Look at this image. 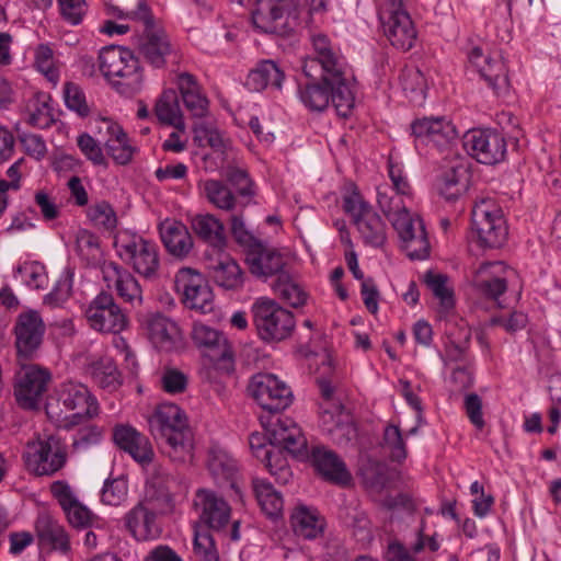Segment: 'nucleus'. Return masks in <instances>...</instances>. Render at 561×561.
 Here are the masks:
<instances>
[{
	"label": "nucleus",
	"instance_id": "nucleus-1",
	"mask_svg": "<svg viewBox=\"0 0 561 561\" xmlns=\"http://www.w3.org/2000/svg\"><path fill=\"white\" fill-rule=\"evenodd\" d=\"M313 56L302 62V71L310 79L320 78L330 87V101L341 117H348L355 105V96L346 78V60L339 47L323 33L310 36Z\"/></svg>",
	"mask_w": 561,
	"mask_h": 561
},
{
	"label": "nucleus",
	"instance_id": "nucleus-2",
	"mask_svg": "<svg viewBox=\"0 0 561 561\" xmlns=\"http://www.w3.org/2000/svg\"><path fill=\"white\" fill-rule=\"evenodd\" d=\"M45 412L55 426L71 430L96 417L100 404L85 385L69 380L59 385L56 398L48 399Z\"/></svg>",
	"mask_w": 561,
	"mask_h": 561
},
{
	"label": "nucleus",
	"instance_id": "nucleus-3",
	"mask_svg": "<svg viewBox=\"0 0 561 561\" xmlns=\"http://www.w3.org/2000/svg\"><path fill=\"white\" fill-rule=\"evenodd\" d=\"M150 427L152 434L164 444V453L173 461L192 459V433L180 407L174 403L158 405L150 420Z\"/></svg>",
	"mask_w": 561,
	"mask_h": 561
},
{
	"label": "nucleus",
	"instance_id": "nucleus-4",
	"mask_svg": "<svg viewBox=\"0 0 561 561\" xmlns=\"http://www.w3.org/2000/svg\"><path fill=\"white\" fill-rule=\"evenodd\" d=\"M114 248L118 257L144 279L159 278L160 250L153 240L131 230H121L114 238Z\"/></svg>",
	"mask_w": 561,
	"mask_h": 561
},
{
	"label": "nucleus",
	"instance_id": "nucleus-5",
	"mask_svg": "<svg viewBox=\"0 0 561 561\" xmlns=\"http://www.w3.org/2000/svg\"><path fill=\"white\" fill-rule=\"evenodd\" d=\"M99 68L102 75L121 93L134 94L142 83V70L138 58L125 47L111 45L99 54Z\"/></svg>",
	"mask_w": 561,
	"mask_h": 561
},
{
	"label": "nucleus",
	"instance_id": "nucleus-6",
	"mask_svg": "<svg viewBox=\"0 0 561 561\" xmlns=\"http://www.w3.org/2000/svg\"><path fill=\"white\" fill-rule=\"evenodd\" d=\"M342 208L356 227L364 243L380 248L387 240V226L373 206L364 198L355 185L345 188Z\"/></svg>",
	"mask_w": 561,
	"mask_h": 561
},
{
	"label": "nucleus",
	"instance_id": "nucleus-7",
	"mask_svg": "<svg viewBox=\"0 0 561 561\" xmlns=\"http://www.w3.org/2000/svg\"><path fill=\"white\" fill-rule=\"evenodd\" d=\"M22 458L28 472L37 477H51L66 466L68 453L60 438L45 435L28 442Z\"/></svg>",
	"mask_w": 561,
	"mask_h": 561
},
{
	"label": "nucleus",
	"instance_id": "nucleus-8",
	"mask_svg": "<svg viewBox=\"0 0 561 561\" xmlns=\"http://www.w3.org/2000/svg\"><path fill=\"white\" fill-rule=\"evenodd\" d=\"M251 311L257 334L265 342L284 341L295 329L294 314L272 298H256Z\"/></svg>",
	"mask_w": 561,
	"mask_h": 561
},
{
	"label": "nucleus",
	"instance_id": "nucleus-9",
	"mask_svg": "<svg viewBox=\"0 0 561 561\" xmlns=\"http://www.w3.org/2000/svg\"><path fill=\"white\" fill-rule=\"evenodd\" d=\"M472 228L484 248H499L507 239L508 229L503 210L493 198L477 201L471 211Z\"/></svg>",
	"mask_w": 561,
	"mask_h": 561
},
{
	"label": "nucleus",
	"instance_id": "nucleus-10",
	"mask_svg": "<svg viewBox=\"0 0 561 561\" xmlns=\"http://www.w3.org/2000/svg\"><path fill=\"white\" fill-rule=\"evenodd\" d=\"M378 16L383 34L393 47L407 51L414 46L417 32L410 14L402 8V0H382Z\"/></svg>",
	"mask_w": 561,
	"mask_h": 561
},
{
	"label": "nucleus",
	"instance_id": "nucleus-11",
	"mask_svg": "<svg viewBox=\"0 0 561 561\" xmlns=\"http://www.w3.org/2000/svg\"><path fill=\"white\" fill-rule=\"evenodd\" d=\"M463 148L479 163L493 165L504 160L507 144L495 129L474 128L463 135Z\"/></svg>",
	"mask_w": 561,
	"mask_h": 561
},
{
	"label": "nucleus",
	"instance_id": "nucleus-12",
	"mask_svg": "<svg viewBox=\"0 0 561 561\" xmlns=\"http://www.w3.org/2000/svg\"><path fill=\"white\" fill-rule=\"evenodd\" d=\"M249 391L257 404L271 413L285 410L293 401L290 388L274 374L254 375L250 381Z\"/></svg>",
	"mask_w": 561,
	"mask_h": 561
},
{
	"label": "nucleus",
	"instance_id": "nucleus-13",
	"mask_svg": "<svg viewBox=\"0 0 561 561\" xmlns=\"http://www.w3.org/2000/svg\"><path fill=\"white\" fill-rule=\"evenodd\" d=\"M91 329L101 333H119L127 325V317L112 294L101 291L85 310Z\"/></svg>",
	"mask_w": 561,
	"mask_h": 561
},
{
	"label": "nucleus",
	"instance_id": "nucleus-14",
	"mask_svg": "<svg viewBox=\"0 0 561 561\" xmlns=\"http://www.w3.org/2000/svg\"><path fill=\"white\" fill-rule=\"evenodd\" d=\"M174 286L182 295L183 304L190 308L207 313L213 310L214 295L203 275L191 267L179 270L175 275Z\"/></svg>",
	"mask_w": 561,
	"mask_h": 561
},
{
	"label": "nucleus",
	"instance_id": "nucleus-15",
	"mask_svg": "<svg viewBox=\"0 0 561 561\" xmlns=\"http://www.w3.org/2000/svg\"><path fill=\"white\" fill-rule=\"evenodd\" d=\"M51 375L35 365L24 366L16 375L14 396L24 410H37L47 391Z\"/></svg>",
	"mask_w": 561,
	"mask_h": 561
},
{
	"label": "nucleus",
	"instance_id": "nucleus-16",
	"mask_svg": "<svg viewBox=\"0 0 561 561\" xmlns=\"http://www.w3.org/2000/svg\"><path fill=\"white\" fill-rule=\"evenodd\" d=\"M193 345L213 364L232 362L233 353L226 334L202 321H194L190 333Z\"/></svg>",
	"mask_w": 561,
	"mask_h": 561
},
{
	"label": "nucleus",
	"instance_id": "nucleus-17",
	"mask_svg": "<svg viewBox=\"0 0 561 561\" xmlns=\"http://www.w3.org/2000/svg\"><path fill=\"white\" fill-rule=\"evenodd\" d=\"M403 250L412 260H424L430 255V242L423 220L409 210L399 217H391Z\"/></svg>",
	"mask_w": 561,
	"mask_h": 561
},
{
	"label": "nucleus",
	"instance_id": "nucleus-18",
	"mask_svg": "<svg viewBox=\"0 0 561 561\" xmlns=\"http://www.w3.org/2000/svg\"><path fill=\"white\" fill-rule=\"evenodd\" d=\"M415 147L432 146L438 150L450 147L458 138L455 125L445 117H424L411 125Z\"/></svg>",
	"mask_w": 561,
	"mask_h": 561
},
{
	"label": "nucleus",
	"instance_id": "nucleus-19",
	"mask_svg": "<svg viewBox=\"0 0 561 561\" xmlns=\"http://www.w3.org/2000/svg\"><path fill=\"white\" fill-rule=\"evenodd\" d=\"M468 59L496 95L507 93L510 87L507 69L500 54L484 53L481 47H473L468 54Z\"/></svg>",
	"mask_w": 561,
	"mask_h": 561
},
{
	"label": "nucleus",
	"instance_id": "nucleus-20",
	"mask_svg": "<svg viewBox=\"0 0 561 561\" xmlns=\"http://www.w3.org/2000/svg\"><path fill=\"white\" fill-rule=\"evenodd\" d=\"M102 279L108 289H114L126 304L140 306L144 291L136 276L114 261H103L101 264Z\"/></svg>",
	"mask_w": 561,
	"mask_h": 561
},
{
	"label": "nucleus",
	"instance_id": "nucleus-21",
	"mask_svg": "<svg viewBox=\"0 0 561 561\" xmlns=\"http://www.w3.org/2000/svg\"><path fill=\"white\" fill-rule=\"evenodd\" d=\"M193 508L201 523L214 530L226 527L231 517L229 503L210 489H198L193 499Z\"/></svg>",
	"mask_w": 561,
	"mask_h": 561
},
{
	"label": "nucleus",
	"instance_id": "nucleus-22",
	"mask_svg": "<svg viewBox=\"0 0 561 561\" xmlns=\"http://www.w3.org/2000/svg\"><path fill=\"white\" fill-rule=\"evenodd\" d=\"M137 53L149 66L162 69L168 60L175 56V47L163 27L142 31L138 36Z\"/></svg>",
	"mask_w": 561,
	"mask_h": 561
},
{
	"label": "nucleus",
	"instance_id": "nucleus-23",
	"mask_svg": "<svg viewBox=\"0 0 561 561\" xmlns=\"http://www.w3.org/2000/svg\"><path fill=\"white\" fill-rule=\"evenodd\" d=\"M513 270L501 261L481 264L472 277L477 291L486 299L500 304V297L507 290V280Z\"/></svg>",
	"mask_w": 561,
	"mask_h": 561
},
{
	"label": "nucleus",
	"instance_id": "nucleus-24",
	"mask_svg": "<svg viewBox=\"0 0 561 561\" xmlns=\"http://www.w3.org/2000/svg\"><path fill=\"white\" fill-rule=\"evenodd\" d=\"M50 493L58 502L67 520L75 528H88L93 525L95 515L83 505L70 484L65 480H57L50 484Z\"/></svg>",
	"mask_w": 561,
	"mask_h": 561
},
{
	"label": "nucleus",
	"instance_id": "nucleus-25",
	"mask_svg": "<svg viewBox=\"0 0 561 561\" xmlns=\"http://www.w3.org/2000/svg\"><path fill=\"white\" fill-rule=\"evenodd\" d=\"M186 493L187 485L181 478L165 474L152 482L150 501L160 514H171L183 502Z\"/></svg>",
	"mask_w": 561,
	"mask_h": 561
},
{
	"label": "nucleus",
	"instance_id": "nucleus-26",
	"mask_svg": "<svg viewBox=\"0 0 561 561\" xmlns=\"http://www.w3.org/2000/svg\"><path fill=\"white\" fill-rule=\"evenodd\" d=\"M45 333V324L36 310H27L19 314L14 325L18 353L30 356L38 348Z\"/></svg>",
	"mask_w": 561,
	"mask_h": 561
},
{
	"label": "nucleus",
	"instance_id": "nucleus-27",
	"mask_svg": "<svg viewBox=\"0 0 561 561\" xmlns=\"http://www.w3.org/2000/svg\"><path fill=\"white\" fill-rule=\"evenodd\" d=\"M98 129L105 136L104 145L108 156L121 165L128 164L137 151V147L124 131L123 127L110 119L102 118L99 122Z\"/></svg>",
	"mask_w": 561,
	"mask_h": 561
},
{
	"label": "nucleus",
	"instance_id": "nucleus-28",
	"mask_svg": "<svg viewBox=\"0 0 561 561\" xmlns=\"http://www.w3.org/2000/svg\"><path fill=\"white\" fill-rule=\"evenodd\" d=\"M206 268L209 278L219 287L226 290H237L243 285V273L238 263L224 253L218 251L215 255L206 253Z\"/></svg>",
	"mask_w": 561,
	"mask_h": 561
},
{
	"label": "nucleus",
	"instance_id": "nucleus-29",
	"mask_svg": "<svg viewBox=\"0 0 561 561\" xmlns=\"http://www.w3.org/2000/svg\"><path fill=\"white\" fill-rule=\"evenodd\" d=\"M289 0H257L252 12V21L256 28L264 33H285Z\"/></svg>",
	"mask_w": 561,
	"mask_h": 561
},
{
	"label": "nucleus",
	"instance_id": "nucleus-30",
	"mask_svg": "<svg viewBox=\"0 0 561 561\" xmlns=\"http://www.w3.org/2000/svg\"><path fill=\"white\" fill-rule=\"evenodd\" d=\"M34 530L38 545L61 553L70 550L69 535L65 526L48 511H39L34 520Z\"/></svg>",
	"mask_w": 561,
	"mask_h": 561
},
{
	"label": "nucleus",
	"instance_id": "nucleus-31",
	"mask_svg": "<svg viewBox=\"0 0 561 561\" xmlns=\"http://www.w3.org/2000/svg\"><path fill=\"white\" fill-rule=\"evenodd\" d=\"M115 445L129 454L134 460L141 465L151 462L153 450L149 439L135 427L127 424H118L113 428Z\"/></svg>",
	"mask_w": 561,
	"mask_h": 561
},
{
	"label": "nucleus",
	"instance_id": "nucleus-32",
	"mask_svg": "<svg viewBox=\"0 0 561 561\" xmlns=\"http://www.w3.org/2000/svg\"><path fill=\"white\" fill-rule=\"evenodd\" d=\"M271 445L282 447L286 451L300 456L307 451V439L297 423L288 416L277 417L268 430Z\"/></svg>",
	"mask_w": 561,
	"mask_h": 561
},
{
	"label": "nucleus",
	"instance_id": "nucleus-33",
	"mask_svg": "<svg viewBox=\"0 0 561 561\" xmlns=\"http://www.w3.org/2000/svg\"><path fill=\"white\" fill-rule=\"evenodd\" d=\"M470 182L469 164L463 160H456L439 175L436 188L443 198L454 202L468 191Z\"/></svg>",
	"mask_w": 561,
	"mask_h": 561
},
{
	"label": "nucleus",
	"instance_id": "nucleus-34",
	"mask_svg": "<svg viewBox=\"0 0 561 561\" xmlns=\"http://www.w3.org/2000/svg\"><path fill=\"white\" fill-rule=\"evenodd\" d=\"M174 82L180 91L182 102L191 115L194 117L206 116L209 100L197 78L190 72L183 71L176 75Z\"/></svg>",
	"mask_w": 561,
	"mask_h": 561
},
{
	"label": "nucleus",
	"instance_id": "nucleus-35",
	"mask_svg": "<svg viewBox=\"0 0 561 561\" xmlns=\"http://www.w3.org/2000/svg\"><path fill=\"white\" fill-rule=\"evenodd\" d=\"M311 461L318 473L330 482L346 485L352 480L344 461L334 451L323 446L312 449Z\"/></svg>",
	"mask_w": 561,
	"mask_h": 561
},
{
	"label": "nucleus",
	"instance_id": "nucleus-36",
	"mask_svg": "<svg viewBox=\"0 0 561 561\" xmlns=\"http://www.w3.org/2000/svg\"><path fill=\"white\" fill-rule=\"evenodd\" d=\"M124 520L127 530L138 541L156 539L161 534L156 513L142 503L134 506Z\"/></svg>",
	"mask_w": 561,
	"mask_h": 561
},
{
	"label": "nucleus",
	"instance_id": "nucleus-37",
	"mask_svg": "<svg viewBox=\"0 0 561 561\" xmlns=\"http://www.w3.org/2000/svg\"><path fill=\"white\" fill-rule=\"evenodd\" d=\"M161 241L167 251L176 257L183 259L193 249V239L186 226L174 219H165L159 225Z\"/></svg>",
	"mask_w": 561,
	"mask_h": 561
},
{
	"label": "nucleus",
	"instance_id": "nucleus-38",
	"mask_svg": "<svg viewBox=\"0 0 561 561\" xmlns=\"http://www.w3.org/2000/svg\"><path fill=\"white\" fill-rule=\"evenodd\" d=\"M285 80V73L280 67L271 59L260 60L252 68L245 79V87L253 92L266 89L280 90Z\"/></svg>",
	"mask_w": 561,
	"mask_h": 561
},
{
	"label": "nucleus",
	"instance_id": "nucleus-39",
	"mask_svg": "<svg viewBox=\"0 0 561 561\" xmlns=\"http://www.w3.org/2000/svg\"><path fill=\"white\" fill-rule=\"evenodd\" d=\"M147 331L150 342L160 351H172L181 340L178 324L159 313L149 318Z\"/></svg>",
	"mask_w": 561,
	"mask_h": 561
},
{
	"label": "nucleus",
	"instance_id": "nucleus-40",
	"mask_svg": "<svg viewBox=\"0 0 561 561\" xmlns=\"http://www.w3.org/2000/svg\"><path fill=\"white\" fill-rule=\"evenodd\" d=\"M195 234L216 253L222 251L227 244L225 226L211 214H199L191 222Z\"/></svg>",
	"mask_w": 561,
	"mask_h": 561
},
{
	"label": "nucleus",
	"instance_id": "nucleus-41",
	"mask_svg": "<svg viewBox=\"0 0 561 561\" xmlns=\"http://www.w3.org/2000/svg\"><path fill=\"white\" fill-rule=\"evenodd\" d=\"M247 263L250 272L257 276L267 278L285 274L283 268L286 264L285 257L275 249L261 248L251 251L247 255Z\"/></svg>",
	"mask_w": 561,
	"mask_h": 561
},
{
	"label": "nucleus",
	"instance_id": "nucleus-42",
	"mask_svg": "<svg viewBox=\"0 0 561 561\" xmlns=\"http://www.w3.org/2000/svg\"><path fill=\"white\" fill-rule=\"evenodd\" d=\"M207 467L214 481L220 485L234 486L238 466L236 460L220 448H213L209 451Z\"/></svg>",
	"mask_w": 561,
	"mask_h": 561
},
{
	"label": "nucleus",
	"instance_id": "nucleus-43",
	"mask_svg": "<svg viewBox=\"0 0 561 561\" xmlns=\"http://www.w3.org/2000/svg\"><path fill=\"white\" fill-rule=\"evenodd\" d=\"M24 121L32 127L45 129L55 122L50 96L37 93L27 101Z\"/></svg>",
	"mask_w": 561,
	"mask_h": 561
},
{
	"label": "nucleus",
	"instance_id": "nucleus-44",
	"mask_svg": "<svg viewBox=\"0 0 561 561\" xmlns=\"http://www.w3.org/2000/svg\"><path fill=\"white\" fill-rule=\"evenodd\" d=\"M154 114L161 123L173 126L175 129H185V123L175 90L168 89L161 93L156 102Z\"/></svg>",
	"mask_w": 561,
	"mask_h": 561
},
{
	"label": "nucleus",
	"instance_id": "nucleus-45",
	"mask_svg": "<svg viewBox=\"0 0 561 561\" xmlns=\"http://www.w3.org/2000/svg\"><path fill=\"white\" fill-rule=\"evenodd\" d=\"M206 199L216 208L232 211L240 207L239 197L221 181L208 179L199 183Z\"/></svg>",
	"mask_w": 561,
	"mask_h": 561
},
{
	"label": "nucleus",
	"instance_id": "nucleus-46",
	"mask_svg": "<svg viewBox=\"0 0 561 561\" xmlns=\"http://www.w3.org/2000/svg\"><path fill=\"white\" fill-rule=\"evenodd\" d=\"M291 525L295 534L305 539H314L322 534L323 519L316 510L298 506L291 515Z\"/></svg>",
	"mask_w": 561,
	"mask_h": 561
},
{
	"label": "nucleus",
	"instance_id": "nucleus-47",
	"mask_svg": "<svg viewBox=\"0 0 561 561\" xmlns=\"http://www.w3.org/2000/svg\"><path fill=\"white\" fill-rule=\"evenodd\" d=\"M253 492L266 516L276 518L282 515L284 501L282 494L265 479H253Z\"/></svg>",
	"mask_w": 561,
	"mask_h": 561
},
{
	"label": "nucleus",
	"instance_id": "nucleus-48",
	"mask_svg": "<svg viewBox=\"0 0 561 561\" xmlns=\"http://www.w3.org/2000/svg\"><path fill=\"white\" fill-rule=\"evenodd\" d=\"M93 381L102 389L113 392L122 385L121 373L111 357H101L89 366Z\"/></svg>",
	"mask_w": 561,
	"mask_h": 561
},
{
	"label": "nucleus",
	"instance_id": "nucleus-49",
	"mask_svg": "<svg viewBox=\"0 0 561 561\" xmlns=\"http://www.w3.org/2000/svg\"><path fill=\"white\" fill-rule=\"evenodd\" d=\"M312 80L299 85L298 96L308 110L322 112L330 104V87L320 78Z\"/></svg>",
	"mask_w": 561,
	"mask_h": 561
},
{
	"label": "nucleus",
	"instance_id": "nucleus-50",
	"mask_svg": "<svg viewBox=\"0 0 561 561\" xmlns=\"http://www.w3.org/2000/svg\"><path fill=\"white\" fill-rule=\"evenodd\" d=\"M274 294L293 308L306 305L309 295L306 289L287 274H280L272 285Z\"/></svg>",
	"mask_w": 561,
	"mask_h": 561
},
{
	"label": "nucleus",
	"instance_id": "nucleus-51",
	"mask_svg": "<svg viewBox=\"0 0 561 561\" xmlns=\"http://www.w3.org/2000/svg\"><path fill=\"white\" fill-rule=\"evenodd\" d=\"M424 282L438 300L439 311L445 314L449 313L455 307V295L448 276L442 273L427 272Z\"/></svg>",
	"mask_w": 561,
	"mask_h": 561
},
{
	"label": "nucleus",
	"instance_id": "nucleus-52",
	"mask_svg": "<svg viewBox=\"0 0 561 561\" xmlns=\"http://www.w3.org/2000/svg\"><path fill=\"white\" fill-rule=\"evenodd\" d=\"M225 176L227 181L236 188L241 209L254 203L253 199L256 194V187L254 182L249 176L247 170L236 165H228L225 172Z\"/></svg>",
	"mask_w": 561,
	"mask_h": 561
},
{
	"label": "nucleus",
	"instance_id": "nucleus-53",
	"mask_svg": "<svg viewBox=\"0 0 561 561\" xmlns=\"http://www.w3.org/2000/svg\"><path fill=\"white\" fill-rule=\"evenodd\" d=\"M411 195H403L396 192L389 185L383 184L377 187V203L385 216L391 221V217H399L408 211L404 199Z\"/></svg>",
	"mask_w": 561,
	"mask_h": 561
},
{
	"label": "nucleus",
	"instance_id": "nucleus-54",
	"mask_svg": "<svg viewBox=\"0 0 561 561\" xmlns=\"http://www.w3.org/2000/svg\"><path fill=\"white\" fill-rule=\"evenodd\" d=\"M76 250L88 265H96L102 260L103 253L99 237L87 229H80L76 233Z\"/></svg>",
	"mask_w": 561,
	"mask_h": 561
},
{
	"label": "nucleus",
	"instance_id": "nucleus-55",
	"mask_svg": "<svg viewBox=\"0 0 561 561\" xmlns=\"http://www.w3.org/2000/svg\"><path fill=\"white\" fill-rule=\"evenodd\" d=\"M34 67L54 85L58 83L60 73L56 65L54 50L48 44H39L35 47Z\"/></svg>",
	"mask_w": 561,
	"mask_h": 561
},
{
	"label": "nucleus",
	"instance_id": "nucleus-56",
	"mask_svg": "<svg viewBox=\"0 0 561 561\" xmlns=\"http://www.w3.org/2000/svg\"><path fill=\"white\" fill-rule=\"evenodd\" d=\"M382 449L391 461L402 462L408 456L407 445L399 426L388 424L383 430Z\"/></svg>",
	"mask_w": 561,
	"mask_h": 561
},
{
	"label": "nucleus",
	"instance_id": "nucleus-57",
	"mask_svg": "<svg viewBox=\"0 0 561 561\" xmlns=\"http://www.w3.org/2000/svg\"><path fill=\"white\" fill-rule=\"evenodd\" d=\"M261 461L264 462L266 469L275 477L277 482L285 484L291 478L290 468L282 447L273 445L270 451H265Z\"/></svg>",
	"mask_w": 561,
	"mask_h": 561
},
{
	"label": "nucleus",
	"instance_id": "nucleus-58",
	"mask_svg": "<svg viewBox=\"0 0 561 561\" xmlns=\"http://www.w3.org/2000/svg\"><path fill=\"white\" fill-rule=\"evenodd\" d=\"M261 461L264 462L266 469L275 477L277 482L285 484L291 478L290 468L282 447L273 445L270 451H265Z\"/></svg>",
	"mask_w": 561,
	"mask_h": 561
},
{
	"label": "nucleus",
	"instance_id": "nucleus-59",
	"mask_svg": "<svg viewBox=\"0 0 561 561\" xmlns=\"http://www.w3.org/2000/svg\"><path fill=\"white\" fill-rule=\"evenodd\" d=\"M460 331V339H453L451 342L444 343L445 353L442 355V358L446 365L450 362L462 364L471 363L468 355L471 330L470 328H462Z\"/></svg>",
	"mask_w": 561,
	"mask_h": 561
},
{
	"label": "nucleus",
	"instance_id": "nucleus-60",
	"mask_svg": "<svg viewBox=\"0 0 561 561\" xmlns=\"http://www.w3.org/2000/svg\"><path fill=\"white\" fill-rule=\"evenodd\" d=\"M128 496V482L124 477L108 478L100 493L101 502L110 506L122 505Z\"/></svg>",
	"mask_w": 561,
	"mask_h": 561
},
{
	"label": "nucleus",
	"instance_id": "nucleus-61",
	"mask_svg": "<svg viewBox=\"0 0 561 561\" xmlns=\"http://www.w3.org/2000/svg\"><path fill=\"white\" fill-rule=\"evenodd\" d=\"M87 215L90 221L99 229L113 231L117 226L116 213L105 201L90 206Z\"/></svg>",
	"mask_w": 561,
	"mask_h": 561
},
{
	"label": "nucleus",
	"instance_id": "nucleus-62",
	"mask_svg": "<svg viewBox=\"0 0 561 561\" xmlns=\"http://www.w3.org/2000/svg\"><path fill=\"white\" fill-rule=\"evenodd\" d=\"M400 82L405 92L415 98L425 99L426 81L423 73L416 68H409L400 75Z\"/></svg>",
	"mask_w": 561,
	"mask_h": 561
},
{
	"label": "nucleus",
	"instance_id": "nucleus-63",
	"mask_svg": "<svg viewBox=\"0 0 561 561\" xmlns=\"http://www.w3.org/2000/svg\"><path fill=\"white\" fill-rule=\"evenodd\" d=\"M66 106L84 117L89 114L85 95L82 89L75 82H67L64 87Z\"/></svg>",
	"mask_w": 561,
	"mask_h": 561
},
{
	"label": "nucleus",
	"instance_id": "nucleus-64",
	"mask_svg": "<svg viewBox=\"0 0 561 561\" xmlns=\"http://www.w3.org/2000/svg\"><path fill=\"white\" fill-rule=\"evenodd\" d=\"M388 176L392 183L390 186L391 188H394L396 192L403 194V195H411L412 194V187L410 185V182L405 175L403 165L400 161H398L392 156L388 159Z\"/></svg>",
	"mask_w": 561,
	"mask_h": 561
}]
</instances>
